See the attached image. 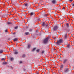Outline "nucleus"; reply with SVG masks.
<instances>
[{
	"label": "nucleus",
	"mask_w": 74,
	"mask_h": 74,
	"mask_svg": "<svg viewBox=\"0 0 74 74\" xmlns=\"http://www.w3.org/2000/svg\"><path fill=\"white\" fill-rule=\"evenodd\" d=\"M51 5L53 6H55V4H56L57 3L56 1L55 0H52L51 1Z\"/></svg>",
	"instance_id": "obj_1"
},
{
	"label": "nucleus",
	"mask_w": 74,
	"mask_h": 74,
	"mask_svg": "<svg viewBox=\"0 0 74 74\" xmlns=\"http://www.w3.org/2000/svg\"><path fill=\"white\" fill-rule=\"evenodd\" d=\"M63 42V40L60 39L59 40H58L56 43L57 45H60V44Z\"/></svg>",
	"instance_id": "obj_2"
},
{
	"label": "nucleus",
	"mask_w": 74,
	"mask_h": 74,
	"mask_svg": "<svg viewBox=\"0 0 74 74\" xmlns=\"http://www.w3.org/2000/svg\"><path fill=\"white\" fill-rule=\"evenodd\" d=\"M48 39H49V38L47 37L44 40L43 42L44 44H46L47 43V42H48Z\"/></svg>",
	"instance_id": "obj_3"
},
{
	"label": "nucleus",
	"mask_w": 74,
	"mask_h": 74,
	"mask_svg": "<svg viewBox=\"0 0 74 74\" xmlns=\"http://www.w3.org/2000/svg\"><path fill=\"white\" fill-rule=\"evenodd\" d=\"M59 28V27L57 26H54L53 28V30H54V31H56Z\"/></svg>",
	"instance_id": "obj_4"
},
{
	"label": "nucleus",
	"mask_w": 74,
	"mask_h": 74,
	"mask_svg": "<svg viewBox=\"0 0 74 74\" xmlns=\"http://www.w3.org/2000/svg\"><path fill=\"white\" fill-rule=\"evenodd\" d=\"M63 67H64V65L63 64L61 65L60 66V71H61V72H63Z\"/></svg>",
	"instance_id": "obj_5"
},
{
	"label": "nucleus",
	"mask_w": 74,
	"mask_h": 74,
	"mask_svg": "<svg viewBox=\"0 0 74 74\" xmlns=\"http://www.w3.org/2000/svg\"><path fill=\"white\" fill-rule=\"evenodd\" d=\"M69 71V69L68 68H65L64 69V71L65 73H67L68 71Z\"/></svg>",
	"instance_id": "obj_6"
},
{
	"label": "nucleus",
	"mask_w": 74,
	"mask_h": 74,
	"mask_svg": "<svg viewBox=\"0 0 74 74\" xmlns=\"http://www.w3.org/2000/svg\"><path fill=\"white\" fill-rule=\"evenodd\" d=\"M61 8V6H59V7H57L56 8V9L57 10H58L59 11V10H60Z\"/></svg>",
	"instance_id": "obj_7"
},
{
	"label": "nucleus",
	"mask_w": 74,
	"mask_h": 74,
	"mask_svg": "<svg viewBox=\"0 0 74 74\" xmlns=\"http://www.w3.org/2000/svg\"><path fill=\"white\" fill-rule=\"evenodd\" d=\"M64 38L65 40L67 38V34H65L64 35Z\"/></svg>",
	"instance_id": "obj_8"
},
{
	"label": "nucleus",
	"mask_w": 74,
	"mask_h": 74,
	"mask_svg": "<svg viewBox=\"0 0 74 74\" xmlns=\"http://www.w3.org/2000/svg\"><path fill=\"white\" fill-rule=\"evenodd\" d=\"M67 61V59H66L64 60L63 61V63L64 64H65L66 63V62Z\"/></svg>",
	"instance_id": "obj_9"
},
{
	"label": "nucleus",
	"mask_w": 74,
	"mask_h": 74,
	"mask_svg": "<svg viewBox=\"0 0 74 74\" xmlns=\"http://www.w3.org/2000/svg\"><path fill=\"white\" fill-rule=\"evenodd\" d=\"M7 64V62H3L2 63V64L3 65H5Z\"/></svg>",
	"instance_id": "obj_10"
},
{
	"label": "nucleus",
	"mask_w": 74,
	"mask_h": 74,
	"mask_svg": "<svg viewBox=\"0 0 74 74\" xmlns=\"http://www.w3.org/2000/svg\"><path fill=\"white\" fill-rule=\"evenodd\" d=\"M66 27L68 28L70 26V25H69V23H66Z\"/></svg>",
	"instance_id": "obj_11"
},
{
	"label": "nucleus",
	"mask_w": 74,
	"mask_h": 74,
	"mask_svg": "<svg viewBox=\"0 0 74 74\" xmlns=\"http://www.w3.org/2000/svg\"><path fill=\"white\" fill-rule=\"evenodd\" d=\"M34 14V12H31L30 13V15L32 16V15H33Z\"/></svg>",
	"instance_id": "obj_12"
},
{
	"label": "nucleus",
	"mask_w": 74,
	"mask_h": 74,
	"mask_svg": "<svg viewBox=\"0 0 74 74\" xmlns=\"http://www.w3.org/2000/svg\"><path fill=\"white\" fill-rule=\"evenodd\" d=\"M14 41H18V39L17 38H15L14 39Z\"/></svg>",
	"instance_id": "obj_13"
},
{
	"label": "nucleus",
	"mask_w": 74,
	"mask_h": 74,
	"mask_svg": "<svg viewBox=\"0 0 74 74\" xmlns=\"http://www.w3.org/2000/svg\"><path fill=\"white\" fill-rule=\"evenodd\" d=\"M14 60V58H12L10 59V60L11 61H13V60Z\"/></svg>",
	"instance_id": "obj_14"
},
{
	"label": "nucleus",
	"mask_w": 74,
	"mask_h": 74,
	"mask_svg": "<svg viewBox=\"0 0 74 74\" xmlns=\"http://www.w3.org/2000/svg\"><path fill=\"white\" fill-rule=\"evenodd\" d=\"M67 47L68 48H70V44H68L67 45Z\"/></svg>",
	"instance_id": "obj_15"
},
{
	"label": "nucleus",
	"mask_w": 74,
	"mask_h": 74,
	"mask_svg": "<svg viewBox=\"0 0 74 74\" xmlns=\"http://www.w3.org/2000/svg\"><path fill=\"white\" fill-rule=\"evenodd\" d=\"M30 47H31L30 45H28L27 48H28V49H29V48H30Z\"/></svg>",
	"instance_id": "obj_16"
},
{
	"label": "nucleus",
	"mask_w": 74,
	"mask_h": 74,
	"mask_svg": "<svg viewBox=\"0 0 74 74\" xmlns=\"http://www.w3.org/2000/svg\"><path fill=\"white\" fill-rule=\"evenodd\" d=\"M14 54H15V55H16V54H18V52L15 51V52H14Z\"/></svg>",
	"instance_id": "obj_17"
},
{
	"label": "nucleus",
	"mask_w": 74,
	"mask_h": 74,
	"mask_svg": "<svg viewBox=\"0 0 74 74\" xmlns=\"http://www.w3.org/2000/svg\"><path fill=\"white\" fill-rule=\"evenodd\" d=\"M18 28V26H17L14 27L15 29H17Z\"/></svg>",
	"instance_id": "obj_18"
},
{
	"label": "nucleus",
	"mask_w": 74,
	"mask_h": 74,
	"mask_svg": "<svg viewBox=\"0 0 74 74\" xmlns=\"http://www.w3.org/2000/svg\"><path fill=\"white\" fill-rule=\"evenodd\" d=\"M36 48H34L32 50V51L33 52L35 50H36Z\"/></svg>",
	"instance_id": "obj_19"
},
{
	"label": "nucleus",
	"mask_w": 74,
	"mask_h": 74,
	"mask_svg": "<svg viewBox=\"0 0 74 74\" xmlns=\"http://www.w3.org/2000/svg\"><path fill=\"white\" fill-rule=\"evenodd\" d=\"M3 52V51L2 50L0 51V53H1Z\"/></svg>",
	"instance_id": "obj_20"
},
{
	"label": "nucleus",
	"mask_w": 74,
	"mask_h": 74,
	"mask_svg": "<svg viewBox=\"0 0 74 74\" xmlns=\"http://www.w3.org/2000/svg\"><path fill=\"white\" fill-rule=\"evenodd\" d=\"M44 17L46 18L47 17V14L44 15Z\"/></svg>",
	"instance_id": "obj_21"
},
{
	"label": "nucleus",
	"mask_w": 74,
	"mask_h": 74,
	"mask_svg": "<svg viewBox=\"0 0 74 74\" xmlns=\"http://www.w3.org/2000/svg\"><path fill=\"white\" fill-rule=\"evenodd\" d=\"M42 25L44 26H45V22H43L42 24Z\"/></svg>",
	"instance_id": "obj_22"
},
{
	"label": "nucleus",
	"mask_w": 74,
	"mask_h": 74,
	"mask_svg": "<svg viewBox=\"0 0 74 74\" xmlns=\"http://www.w3.org/2000/svg\"><path fill=\"white\" fill-rule=\"evenodd\" d=\"M26 56V55H23L22 57L23 58H25V57Z\"/></svg>",
	"instance_id": "obj_23"
},
{
	"label": "nucleus",
	"mask_w": 74,
	"mask_h": 74,
	"mask_svg": "<svg viewBox=\"0 0 74 74\" xmlns=\"http://www.w3.org/2000/svg\"><path fill=\"white\" fill-rule=\"evenodd\" d=\"M70 29H67V30H66V31L67 32H70Z\"/></svg>",
	"instance_id": "obj_24"
},
{
	"label": "nucleus",
	"mask_w": 74,
	"mask_h": 74,
	"mask_svg": "<svg viewBox=\"0 0 74 74\" xmlns=\"http://www.w3.org/2000/svg\"><path fill=\"white\" fill-rule=\"evenodd\" d=\"M45 53V51H43L42 52V54H43V53Z\"/></svg>",
	"instance_id": "obj_25"
},
{
	"label": "nucleus",
	"mask_w": 74,
	"mask_h": 74,
	"mask_svg": "<svg viewBox=\"0 0 74 74\" xmlns=\"http://www.w3.org/2000/svg\"><path fill=\"white\" fill-rule=\"evenodd\" d=\"M25 34L26 35H29V33L28 32H26L25 33Z\"/></svg>",
	"instance_id": "obj_26"
},
{
	"label": "nucleus",
	"mask_w": 74,
	"mask_h": 74,
	"mask_svg": "<svg viewBox=\"0 0 74 74\" xmlns=\"http://www.w3.org/2000/svg\"><path fill=\"white\" fill-rule=\"evenodd\" d=\"M36 51L38 52H39V51H40V49H38Z\"/></svg>",
	"instance_id": "obj_27"
},
{
	"label": "nucleus",
	"mask_w": 74,
	"mask_h": 74,
	"mask_svg": "<svg viewBox=\"0 0 74 74\" xmlns=\"http://www.w3.org/2000/svg\"><path fill=\"white\" fill-rule=\"evenodd\" d=\"M5 32H6V33H7L8 32V30L7 29H6L5 31Z\"/></svg>",
	"instance_id": "obj_28"
},
{
	"label": "nucleus",
	"mask_w": 74,
	"mask_h": 74,
	"mask_svg": "<svg viewBox=\"0 0 74 74\" xmlns=\"http://www.w3.org/2000/svg\"><path fill=\"white\" fill-rule=\"evenodd\" d=\"M5 59V58H2L1 59V60H4Z\"/></svg>",
	"instance_id": "obj_29"
},
{
	"label": "nucleus",
	"mask_w": 74,
	"mask_h": 74,
	"mask_svg": "<svg viewBox=\"0 0 74 74\" xmlns=\"http://www.w3.org/2000/svg\"><path fill=\"white\" fill-rule=\"evenodd\" d=\"M28 5V4H27V3L25 4V6H27Z\"/></svg>",
	"instance_id": "obj_30"
},
{
	"label": "nucleus",
	"mask_w": 74,
	"mask_h": 74,
	"mask_svg": "<svg viewBox=\"0 0 74 74\" xmlns=\"http://www.w3.org/2000/svg\"><path fill=\"white\" fill-rule=\"evenodd\" d=\"M32 30H33V29H31L29 30L30 32H32Z\"/></svg>",
	"instance_id": "obj_31"
},
{
	"label": "nucleus",
	"mask_w": 74,
	"mask_h": 74,
	"mask_svg": "<svg viewBox=\"0 0 74 74\" xmlns=\"http://www.w3.org/2000/svg\"><path fill=\"white\" fill-rule=\"evenodd\" d=\"M7 23L8 25H10V22H7Z\"/></svg>",
	"instance_id": "obj_32"
},
{
	"label": "nucleus",
	"mask_w": 74,
	"mask_h": 74,
	"mask_svg": "<svg viewBox=\"0 0 74 74\" xmlns=\"http://www.w3.org/2000/svg\"><path fill=\"white\" fill-rule=\"evenodd\" d=\"M72 6L74 7V3H72Z\"/></svg>",
	"instance_id": "obj_33"
},
{
	"label": "nucleus",
	"mask_w": 74,
	"mask_h": 74,
	"mask_svg": "<svg viewBox=\"0 0 74 74\" xmlns=\"http://www.w3.org/2000/svg\"><path fill=\"white\" fill-rule=\"evenodd\" d=\"M53 39H54V40H56V38L54 37L53 38Z\"/></svg>",
	"instance_id": "obj_34"
},
{
	"label": "nucleus",
	"mask_w": 74,
	"mask_h": 74,
	"mask_svg": "<svg viewBox=\"0 0 74 74\" xmlns=\"http://www.w3.org/2000/svg\"><path fill=\"white\" fill-rule=\"evenodd\" d=\"M69 1H70V2H72V1H73V0H69Z\"/></svg>",
	"instance_id": "obj_35"
},
{
	"label": "nucleus",
	"mask_w": 74,
	"mask_h": 74,
	"mask_svg": "<svg viewBox=\"0 0 74 74\" xmlns=\"http://www.w3.org/2000/svg\"><path fill=\"white\" fill-rule=\"evenodd\" d=\"M65 8V7H63V10H64Z\"/></svg>",
	"instance_id": "obj_36"
},
{
	"label": "nucleus",
	"mask_w": 74,
	"mask_h": 74,
	"mask_svg": "<svg viewBox=\"0 0 74 74\" xmlns=\"http://www.w3.org/2000/svg\"><path fill=\"white\" fill-rule=\"evenodd\" d=\"M20 63H22V61H20Z\"/></svg>",
	"instance_id": "obj_37"
},
{
	"label": "nucleus",
	"mask_w": 74,
	"mask_h": 74,
	"mask_svg": "<svg viewBox=\"0 0 74 74\" xmlns=\"http://www.w3.org/2000/svg\"><path fill=\"white\" fill-rule=\"evenodd\" d=\"M47 74H49V71H48L47 73Z\"/></svg>",
	"instance_id": "obj_38"
},
{
	"label": "nucleus",
	"mask_w": 74,
	"mask_h": 74,
	"mask_svg": "<svg viewBox=\"0 0 74 74\" xmlns=\"http://www.w3.org/2000/svg\"><path fill=\"white\" fill-rule=\"evenodd\" d=\"M66 8H68V6H67V5L66 6Z\"/></svg>",
	"instance_id": "obj_39"
},
{
	"label": "nucleus",
	"mask_w": 74,
	"mask_h": 74,
	"mask_svg": "<svg viewBox=\"0 0 74 74\" xmlns=\"http://www.w3.org/2000/svg\"><path fill=\"white\" fill-rule=\"evenodd\" d=\"M10 24H12V23H10Z\"/></svg>",
	"instance_id": "obj_40"
},
{
	"label": "nucleus",
	"mask_w": 74,
	"mask_h": 74,
	"mask_svg": "<svg viewBox=\"0 0 74 74\" xmlns=\"http://www.w3.org/2000/svg\"><path fill=\"white\" fill-rule=\"evenodd\" d=\"M45 25H46V26H48V24H45Z\"/></svg>",
	"instance_id": "obj_41"
},
{
	"label": "nucleus",
	"mask_w": 74,
	"mask_h": 74,
	"mask_svg": "<svg viewBox=\"0 0 74 74\" xmlns=\"http://www.w3.org/2000/svg\"><path fill=\"white\" fill-rule=\"evenodd\" d=\"M24 70H26V69H24Z\"/></svg>",
	"instance_id": "obj_42"
},
{
	"label": "nucleus",
	"mask_w": 74,
	"mask_h": 74,
	"mask_svg": "<svg viewBox=\"0 0 74 74\" xmlns=\"http://www.w3.org/2000/svg\"><path fill=\"white\" fill-rule=\"evenodd\" d=\"M37 74H39V73H37Z\"/></svg>",
	"instance_id": "obj_43"
},
{
	"label": "nucleus",
	"mask_w": 74,
	"mask_h": 74,
	"mask_svg": "<svg viewBox=\"0 0 74 74\" xmlns=\"http://www.w3.org/2000/svg\"><path fill=\"white\" fill-rule=\"evenodd\" d=\"M13 34H15V33H13Z\"/></svg>",
	"instance_id": "obj_44"
},
{
	"label": "nucleus",
	"mask_w": 74,
	"mask_h": 74,
	"mask_svg": "<svg viewBox=\"0 0 74 74\" xmlns=\"http://www.w3.org/2000/svg\"><path fill=\"white\" fill-rule=\"evenodd\" d=\"M10 14V15H11Z\"/></svg>",
	"instance_id": "obj_45"
},
{
	"label": "nucleus",
	"mask_w": 74,
	"mask_h": 74,
	"mask_svg": "<svg viewBox=\"0 0 74 74\" xmlns=\"http://www.w3.org/2000/svg\"><path fill=\"white\" fill-rule=\"evenodd\" d=\"M38 21H39V19H38Z\"/></svg>",
	"instance_id": "obj_46"
},
{
	"label": "nucleus",
	"mask_w": 74,
	"mask_h": 74,
	"mask_svg": "<svg viewBox=\"0 0 74 74\" xmlns=\"http://www.w3.org/2000/svg\"><path fill=\"white\" fill-rule=\"evenodd\" d=\"M37 31H38V30H37Z\"/></svg>",
	"instance_id": "obj_47"
},
{
	"label": "nucleus",
	"mask_w": 74,
	"mask_h": 74,
	"mask_svg": "<svg viewBox=\"0 0 74 74\" xmlns=\"http://www.w3.org/2000/svg\"><path fill=\"white\" fill-rule=\"evenodd\" d=\"M37 31H38V30H37Z\"/></svg>",
	"instance_id": "obj_48"
},
{
	"label": "nucleus",
	"mask_w": 74,
	"mask_h": 74,
	"mask_svg": "<svg viewBox=\"0 0 74 74\" xmlns=\"http://www.w3.org/2000/svg\"><path fill=\"white\" fill-rule=\"evenodd\" d=\"M1 0H0V1Z\"/></svg>",
	"instance_id": "obj_49"
}]
</instances>
